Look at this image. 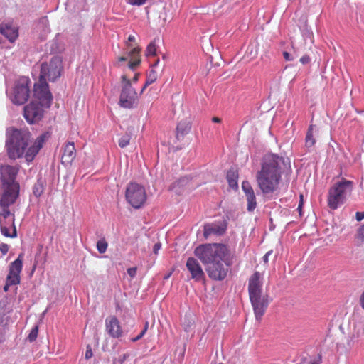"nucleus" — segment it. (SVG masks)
Returning <instances> with one entry per match:
<instances>
[{
	"label": "nucleus",
	"mask_w": 364,
	"mask_h": 364,
	"mask_svg": "<svg viewBox=\"0 0 364 364\" xmlns=\"http://www.w3.org/2000/svg\"><path fill=\"white\" fill-rule=\"evenodd\" d=\"M147 0H127V3L132 6H141L146 2Z\"/></svg>",
	"instance_id": "obj_33"
},
{
	"label": "nucleus",
	"mask_w": 364,
	"mask_h": 364,
	"mask_svg": "<svg viewBox=\"0 0 364 364\" xmlns=\"http://www.w3.org/2000/svg\"><path fill=\"white\" fill-rule=\"evenodd\" d=\"M106 330L112 338H119L122 335V328L115 316H111L105 320Z\"/></svg>",
	"instance_id": "obj_17"
},
{
	"label": "nucleus",
	"mask_w": 364,
	"mask_h": 364,
	"mask_svg": "<svg viewBox=\"0 0 364 364\" xmlns=\"http://www.w3.org/2000/svg\"><path fill=\"white\" fill-rule=\"evenodd\" d=\"M125 198L127 202L134 208L139 209L146 200V193L144 187L137 183H129L126 188Z\"/></svg>",
	"instance_id": "obj_6"
},
{
	"label": "nucleus",
	"mask_w": 364,
	"mask_h": 364,
	"mask_svg": "<svg viewBox=\"0 0 364 364\" xmlns=\"http://www.w3.org/2000/svg\"><path fill=\"white\" fill-rule=\"evenodd\" d=\"M31 83V80L26 77H21L16 81L11 93V100L14 104L23 105L28 100Z\"/></svg>",
	"instance_id": "obj_8"
},
{
	"label": "nucleus",
	"mask_w": 364,
	"mask_h": 364,
	"mask_svg": "<svg viewBox=\"0 0 364 364\" xmlns=\"http://www.w3.org/2000/svg\"><path fill=\"white\" fill-rule=\"evenodd\" d=\"M129 357L128 354H123L119 356L118 358H116L113 360L112 364H123L125 360Z\"/></svg>",
	"instance_id": "obj_32"
},
{
	"label": "nucleus",
	"mask_w": 364,
	"mask_h": 364,
	"mask_svg": "<svg viewBox=\"0 0 364 364\" xmlns=\"http://www.w3.org/2000/svg\"><path fill=\"white\" fill-rule=\"evenodd\" d=\"M272 251H269L267 252L264 256L263 257V260H264V263H267L268 262V258H269V256L272 254Z\"/></svg>",
	"instance_id": "obj_44"
},
{
	"label": "nucleus",
	"mask_w": 364,
	"mask_h": 364,
	"mask_svg": "<svg viewBox=\"0 0 364 364\" xmlns=\"http://www.w3.org/2000/svg\"><path fill=\"white\" fill-rule=\"evenodd\" d=\"M156 52V47L154 42H151L146 50V56H151V55H155Z\"/></svg>",
	"instance_id": "obj_29"
},
{
	"label": "nucleus",
	"mask_w": 364,
	"mask_h": 364,
	"mask_svg": "<svg viewBox=\"0 0 364 364\" xmlns=\"http://www.w3.org/2000/svg\"><path fill=\"white\" fill-rule=\"evenodd\" d=\"M359 302L360 306L364 309V291L360 295Z\"/></svg>",
	"instance_id": "obj_45"
},
{
	"label": "nucleus",
	"mask_w": 364,
	"mask_h": 364,
	"mask_svg": "<svg viewBox=\"0 0 364 364\" xmlns=\"http://www.w3.org/2000/svg\"><path fill=\"white\" fill-rule=\"evenodd\" d=\"M186 267L191 275V279L195 281L199 282L205 278V273L197 259L189 257L186 261Z\"/></svg>",
	"instance_id": "obj_15"
},
{
	"label": "nucleus",
	"mask_w": 364,
	"mask_h": 364,
	"mask_svg": "<svg viewBox=\"0 0 364 364\" xmlns=\"http://www.w3.org/2000/svg\"><path fill=\"white\" fill-rule=\"evenodd\" d=\"M255 318L260 320L269 305L268 296L263 294L249 295Z\"/></svg>",
	"instance_id": "obj_10"
},
{
	"label": "nucleus",
	"mask_w": 364,
	"mask_h": 364,
	"mask_svg": "<svg viewBox=\"0 0 364 364\" xmlns=\"http://www.w3.org/2000/svg\"><path fill=\"white\" fill-rule=\"evenodd\" d=\"M138 80V74H136L133 78L134 82H136Z\"/></svg>",
	"instance_id": "obj_52"
},
{
	"label": "nucleus",
	"mask_w": 364,
	"mask_h": 364,
	"mask_svg": "<svg viewBox=\"0 0 364 364\" xmlns=\"http://www.w3.org/2000/svg\"><path fill=\"white\" fill-rule=\"evenodd\" d=\"M242 189L247 199V210L249 212H252L257 207V200L254 189L247 181H244L242 183Z\"/></svg>",
	"instance_id": "obj_16"
},
{
	"label": "nucleus",
	"mask_w": 364,
	"mask_h": 364,
	"mask_svg": "<svg viewBox=\"0 0 364 364\" xmlns=\"http://www.w3.org/2000/svg\"><path fill=\"white\" fill-rule=\"evenodd\" d=\"M9 250V247L7 244L3 242L0 243V251L4 255L7 254Z\"/></svg>",
	"instance_id": "obj_35"
},
{
	"label": "nucleus",
	"mask_w": 364,
	"mask_h": 364,
	"mask_svg": "<svg viewBox=\"0 0 364 364\" xmlns=\"http://www.w3.org/2000/svg\"><path fill=\"white\" fill-rule=\"evenodd\" d=\"M127 46L128 48H131V50L128 52V55L131 58L128 64V67L129 69L134 70L141 63V48L138 46L132 48V45L129 44L128 42L127 43Z\"/></svg>",
	"instance_id": "obj_20"
},
{
	"label": "nucleus",
	"mask_w": 364,
	"mask_h": 364,
	"mask_svg": "<svg viewBox=\"0 0 364 364\" xmlns=\"http://www.w3.org/2000/svg\"><path fill=\"white\" fill-rule=\"evenodd\" d=\"M122 80V91L119 100V105L125 109H132L136 104L138 95L135 89L132 86L131 81L123 75Z\"/></svg>",
	"instance_id": "obj_7"
},
{
	"label": "nucleus",
	"mask_w": 364,
	"mask_h": 364,
	"mask_svg": "<svg viewBox=\"0 0 364 364\" xmlns=\"http://www.w3.org/2000/svg\"><path fill=\"white\" fill-rule=\"evenodd\" d=\"M355 216H356V220L358 221H360L363 219H364V212H357Z\"/></svg>",
	"instance_id": "obj_41"
},
{
	"label": "nucleus",
	"mask_w": 364,
	"mask_h": 364,
	"mask_svg": "<svg viewBox=\"0 0 364 364\" xmlns=\"http://www.w3.org/2000/svg\"><path fill=\"white\" fill-rule=\"evenodd\" d=\"M61 163L64 166H70L76 157V149L74 142H68L62 148Z\"/></svg>",
	"instance_id": "obj_19"
},
{
	"label": "nucleus",
	"mask_w": 364,
	"mask_h": 364,
	"mask_svg": "<svg viewBox=\"0 0 364 364\" xmlns=\"http://www.w3.org/2000/svg\"><path fill=\"white\" fill-rule=\"evenodd\" d=\"M320 360L317 361L312 362L311 364H320Z\"/></svg>",
	"instance_id": "obj_53"
},
{
	"label": "nucleus",
	"mask_w": 364,
	"mask_h": 364,
	"mask_svg": "<svg viewBox=\"0 0 364 364\" xmlns=\"http://www.w3.org/2000/svg\"><path fill=\"white\" fill-rule=\"evenodd\" d=\"M128 41L129 42H134V41H135V37L134 36L130 35L128 37Z\"/></svg>",
	"instance_id": "obj_49"
},
{
	"label": "nucleus",
	"mask_w": 364,
	"mask_h": 364,
	"mask_svg": "<svg viewBox=\"0 0 364 364\" xmlns=\"http://www.w3.org/2000/svg\"><path fill=\"white\" fill-rule=\"evenodd\" d=\"M161 243L158 242V243H156L154 245V247H153V252L154 254H157L159 250L161 249Z\"/></svg>",
	"instance_id": "obj_40"
},
{
	"label": "nucleus",
	"mask_w": 364,
	"mask_h": 364,
	"mask_svg": "<svg viewBox=\"0 0 364 364\" xmlns=\"http://www.w3.org/2000/svg\"><path fill=\"white\" fill-rule=\"evenodd\" d=\"M130 139H131V136L129 134H126L125 135L122 136L119 139V146L121 148L126 147L129 144Z\"/></svg>",
	"instance_id": "obj_30"
},
{
	"label": "nucleus",
	"mask_w": 364,
	"mask_h": 364,
	"mask_svg": "<svg viewBox=\"0 0 364 364\" xmlns=\"http://www.w3.org/2000/svg\"><path fill=\"white\" fill-rule=\"evenodd\" d=\"M0 32L10 42H14L18 36V28L11 24H3L0 27Z\"/></svg>",
	"instance_id": "obj_21"
},
{
	"label": "nucleus",
	"mask_w": 364,
	"mask_h": 364,
	"mask_svg": "<svg viewBox=\"0 0 364 364\" xmlns=\"http://www.w3.org/2000/svg\"><path fill=\"white\" fill-rule=\"evenodd\" d=\"M212 121L215 123H220L221 122V119L218 117H213Z\"/></svg>",
	"instance_id": "obj_48"
},
{
	"label": "nucleus",
	"mask_w": 364,
	"mask_h": 364,
	"mask_svg": "<svg viewBox=\"0 0 364 364\" xmlns=\"http://www.w3.org/2000/svg\"><path fill=\"white\" fill-rule=\"evenodd\" d=\"M218 228L213 225H205L204 227V235L205 237H208L210 235L212 234H216L218 233Z\"/></svg>",
	"instance_id": "obj_28"
},
{
	"label": "nucleus",
	"mask_w": 364,
	"mask_h": 364,
	"mask_svg": "<svg viewBox=\"0 0 364 364\" xmlns=\"http://www.w3.org/2000/svg\"><path fill=\"white\" fill-rule=\"evenodd\" d=\"M283 57L287 61H291L294 60V57H292L288 52L284 51L283 52Z\"/></svg>",
	"instance_id": "obj_39"
},
{
	"label": "nucleus",
	"mask_w": 364,
	"mask_h": 364,
	"mask_svg": "<svg viewBox=\"0 0 364 364\" xmlns=\"http://www.w3.org/2000/svg\"><path fill=\"white\" fill-rule=\"evenodd\" d=\"M239 177L238 170L237 168H231L228 170L227 173V181L228 182L229 186L232 188L237 189L238 188L237 180Z\"/></svg>",
	"instance_id": "obj_23"
},
{
	"label": "nucleus",
	"mask_w": 364,
	"mask_h": 364,
	"mask_svg": "<svg viewBox=\"0 0 364 364\" xmlns=\"http://www.w3.org/2000/svg\"><path fill=\"white\" fill-rule=\"evenodd\" d=\"M263 277L259 272H255L249 279L248 292L249 295L262 294Z\"/></svg>",
	"instance_id": "obj_18"
},
{
	"label": "nucleus",
	"mask_w": 364,
	"mask_h": 364,
	"mask_svg": "<svg viewBox=\"0 0 364 364\" xmlns=\"http://www.w3.org/2000/svg\"><path fill=\"white\" fill-rule=\"evenodd\" d=\"M354 183L352 181L341 178L330 188L328 193V206L331 210H336L343 205L348 196L352 193Z\"/></svg>",
	"instance_id": "obj_5"
},
{
	"label": "nucleus",
	"mask_w": 364,
	"mask_h": 364,
	"mask_svg": "<svg viewBox=\"0 0 364 364\" xmlns=\"http://www.w3.org/2000/svg\"><path fill=\"white\" fill-rule=\"evenodd\" d=\"M23 254L21 253L17 259L10 264L9 274L6 277L10 284H18L20 283V274L23 269Z\"/></svg>",
	"instance_id": "obj_13"
},
{
	"label": "nucleus",
	"mask_w": 364,
	"mask_h": 364,
	"mask_svg": "<svg viewBox=\"0 0 364 364\" xmlns=\"http://www.w3.org/2000/svg\"><path fill=\"white\" fill-rule=\"evenodd\" d=\"M108 244L105 239L100 240L97 242V248L100 253H105L107 249Z\"/></svg>",
	"instance_id": "obj_27"
},
{
	"label": "nucleus",
	"mask_w": 364,
	"mask_h": 364,
	"mask_svg": "<svg viewBox=\"0 0 364 364\" xmlns=\"http://www.w3.org/2000/svg\"><path fill=\"white\" fill-rule=\"evenodd\" d=\"M158 78V73L154 69L151 68L149 73L147 74L146 80V82L141 90V92H143L146 87L151 84L155 82Z\"/></svg>",
	"instance_id": "obj_24"
},
{
	"label": "nucleus",
	"mask_w": 364,
	"mask_h": 364,
	"mask_svg": "<svg viewBox=\"0 0 364 364\" xmlns=\"http://www.w3.org/2000/svg\"><path fill=\"white\" fill-rule=\"evenodd\" d=\"M85 358L90 359L92 356V348L90 346H87L86 352H85Z\"/></svg>",
	"instance_id": "obj_37"
},
{
	"label": "nucleus",
	"mask_w": 364,
	"mask_h": 364,
	"mask_svg": "<svg viewBox=\"0 0 364 364\" xmlns=\"http://www.w3.org/2000/svg\"><path fill=\"white\" fill-rule=\"evenodd\" d=\"M127 273L131 277H134L136 274V267H132L127 269Z\"/></svg>",
	"instance_id": "obj_38"
},
{
	"label": "nucleus",
	"mask_w": 364,
	"mask_h": 364,
	"mask_svg": "<svg viewBox=\"0 0 364 364\" xmlns=\"http://www.w3.org/2000/svg\"><path fill=\"white\" fill-rule=\"evenodd\" d=\"M159 59L158 58V59H156V61L152 64V65H151V67H152V68H153L154 67L156 66V65L159 63Z\"/></svg>",
	"instance_id": "obj_51"
},
{
	"label": "nucleus",
	"mask_w": 364,
	"mask_h": 364,
	"mask_svg": "<svg viewBox=\"0 0 364 364\" xmlns=\"http://www.w3.org/2000/svg\"><path fill=\"white\" fill-rule=\"evenodd\" d=\"M15 284H10L9 282V280L6 279V284L4 287V291H6V292L8 291L9 287L11 286V285H15Z\"/></svg>",
	"instance_id": "obj_42"
},
{
	"label": "nucleus",
	"mask_w": 364,
	"mask_h": 364,
	"mask_svg": "<svg viewBox=\"0 0 364 364\" xmlns=\"http://www.w3.org/2000/svg\"><path fill=\"white\" fill-rule=\"evenodd\" d=\"M126 60H127V58H126V57H124V56L119 57V58H117V62L116 65H117L118 67H119V65H119V63H120L121 62H125Z\"/></svg>",
	"instance_id": "obj_43"
},
{
	"label": "nucleus",
	"mask_w": 364,
	"mask_h": 364,
	"mask_svg": "<svg viewBox=\"0 0 364 364\" xmlns=\"http://www.w3.org/2000/svg\"><path fill=\"white\" fill-rule=\"evenodd\" d=\"M51 136L50 132H45L37 137L33 144L27 151L31 134L29 131L25 129H11L7 130L6 147L8 156L10 159H16L22 157L25 154L28 162L32 161L43 147L45 141Z\"/></svg>",
	"instance_id": "obj_2"
},
{
	"label": "nucleus",
	"mask_w": 364,
	"mask_h": 364,
	"mask_svg": "<svg viewBox=\"0 0 364 364\" xmlns=\"http://www.w3.org/2000/svg\"><path fill=\"white\" fill-rule=\"evenodd\" d=\"M63 70L62 59L59 56L53 57L48 63H43L41 68L40 78H48L50 81H55L61 75Z\"/></svg>",
	"instance_id": "obj_9"
},
{
	"label": "nucleus",
	"mask_w": 364,
	"mask_h": 364,
	"mask_svg": "<svg viewBox=\"0 0 364 364\" xmlns=\"http://www.w3.org/2000/svg\"><path fill=\"white\" fill-rule=\"evenodd\" d=\"M299 61L303 64V65H306V64H309L311 61V59H310V57L307 55H305L304 56H302Z\"/></svg>",
	"instance_id": "obj_36"
},
{
	"label": "nucleus",
	"mask_w": 364,
	"mask_h": 364,
	"mask_svg": "<svg viewBox=\"0 0 364 364\" xmlns=\"http://www.w3.org/2000/svg\"><path fill=\"white\" fill-rule=\"evenodd\" d=\"M18 168L4 165L0 168L2 193H0V230L6 237L15 238L17 230L15 226V215L10 207L14 205L19 196L20 186L16 181Z\"/></svg>",
	"instance_id": "obj_1"
},
{
	"label": "nucleus",
	"mask_w": 364,
	"mask_h": 364,
	"mask_svg": "<svg viewBox=\"0 0 364 364\" xmlns=\"http://www.w3.org/2000/svg\"><path fill=\"white\" fill-rule=\"evenodd\" d=\"M194 255L206 267L214 262L223 261L225 266L232 264L233 255L228 245L223 244H205L194 250Z\"/></svg>",
	"instance_id": "obj_4"
},
{
	"label": "nucleus",
	"mask_w": 364,
	"mask_h": 364,
	"mask_svg": "<svg viewBox=\"0 0 364 364\" xmlns=\"http://www.w3.org/2000/svg\"><path fill=\"white\" fill-rule=\"evenodd\" d=\"M187 181H188L187 178H181V179L178 180V184L183 183L184 182H186Z\"/></svg>",
	"instance_id": "obj_50"
},
{
	"label": "nucleus",
	"mask_w": 364,
	"mask_h": 364,
	"mask_svg": "<svg viewBox=\"0 0 364 364\" xmlns=\"http://www.w3.org/2000/svg\"><path fill=\"white\" fill-rule=\"evenodd\" d=\"M33 92L35 97L40 100L42 105L50 107L53 96L45 80L40 78L39 82L34 85Z\"/></svg>",
	"instance_id": "obj_11"
},
{
	"label": "nucleus",
	"mask_w": 364,
	"mask_h": 364,
	"mask_svg": "<svg viewBox=\"0 0 364 364\" xmlns=\"http://www.w3.org/2000/svg\"><path fill=\"white\" fill-rule=\"evenodd\" d=\"M45 190V186L42 181L38 180L33 186V193L35 196L40 197Z\"/></svg>",
	"instance_id": "obj_26"
},
{
	"label": "nucleus",
	"mask_w": 364,
	"mask_h": 364,
	"mask_svg": "<svg viewBox=\"0 0 364 364\" xmlns=\"http://www.w3.org/2000/svg\"><path fill=\"white\" fill-rule=\"evenodd\" d=\"M302 205H303V195H300V201H299V204L298 206V210L300 213H301V210L302 208Z\"/></svg>",
	"instance_id": "obj_46"
},
{
	"label": "nucleus",
	"mask_w": 364,
	"mask_h": 364,
	"mask_svg": "<svg viewBox=\"0 0 364 364\" xmlns=\"http://www.w3.org/2000/svg\"><path fill=\"white\" fill-rule=\"evenodd\" d=\"M42 105L31 102L24 107L23 117L29 124L38 122L43 117Z\"/></svg>",
	"instance_id": "obj_12"
},
{
	"label": "nucleus",
	"mask_w": 364,
	"mask_h": 364,
	"mask_svg": "<svg viewBox=\"0 0 364 364\" xmlns=\"http://www.w3.org/2000/svg\"><path fill=\"white\" fill-rule=\"evenodd\" d=\"M282 166H284L282 157L275 154H267L264 157L261 170L256 175L257 185L263 194L272 193L277 189Z\"/></svg>",
	"instance_id": "obj_3"
},
{
	"label": "nucleus",
	"mask_w": 364,
	"mask_h": 364,
	"mask_svg": "<svg viewBox=\"0 0 364 364\" xmlns=\"http://www.w3.org/2000/svg\"><path fill=\"white\" fill-rule=\"evenodd\" d=\"M148 325H149L148 322H146L144 329L141 331V332L136 338H132V341H134V342L137 341L138 340H139L140 338H142V336L144 335V333L147 331Z\"/></svg>",
	"instance_id": "obj_34"
},
{
	"label": "nucleus",
	"mask_w": 364,
	"mask_h": 364,
	"mask_svg": "<svg viewBox=\"0 0 364 364\" xmlns=\"http://www.w3.org/2000/svg\"><path fill=\"white\" fill-rule=\"evenodd\" d=\"M358 233L361 237L364 238V224L360 228Z\"/></svg>",
	"instance_id": "obj_47"
},
{
	"label": "nucleus",
	"mask_w": 364,
	"mask_h": 364,
	"mask_svg": "<svg viewBox=\"0 0 364 364\" xmlns=\"http://www.w3.org/2000/svg\"><path fill=\"white\" fill-rule=\"evenodd\" d=\"M316 143V139L313 134V125H310L308 128L306 138L305 146L308 148L312 147Z\"/></svg>",
	"instance_id": "obj_25"
},
{
	"label": "nucleus",
	"mask_w": 364,
	"mask_h": 364,
	"mask_svg": "<svg viewBox=\"0 0 364 364\" xmlns=\"http://www.w3.org/2000/svg\"><path fill=\"white\" fill-rule=\"evenodd\" d=\"M222 262H214L206 267V272L210 279L215 281H222L227 277L229 267H225Z\"/></svg>",
	"instance_id": "obj_14"
},
{
	"label": "nucleus",
	"mask_w": 364,
	"mask_h": 364,
	"mask_svg": "<svg viewBox=\"0 0 364 364\" xmlns=\"http://www.w3.org/2000/svg\"><path fill=\"white\" fill-rule=\"evenodd\" d=\"M191 129V124L189 121L185 119L181 120L176 127V136L178 139L183 138L189 133Z\"/></svg>",
	"instance_id": "obj_22"
},
{
	"label": "nucleus",
	"mask_w": 364,
	"mask_h": 364,
	"mask_svg": "<svg viewBox=\"0 0 364 364\" xmlns=\"http://www.w3.org/2000/svg\"><path fill=\"white\" fill-rule=\"evenodd\" d=\"M38 326H35L34 328H33L32 330L31 331L30 333L28 336V341L31 342L35 341L38 336Z\"/></svg>",
	"instance_id": "obj_31"
}]
</instances>
